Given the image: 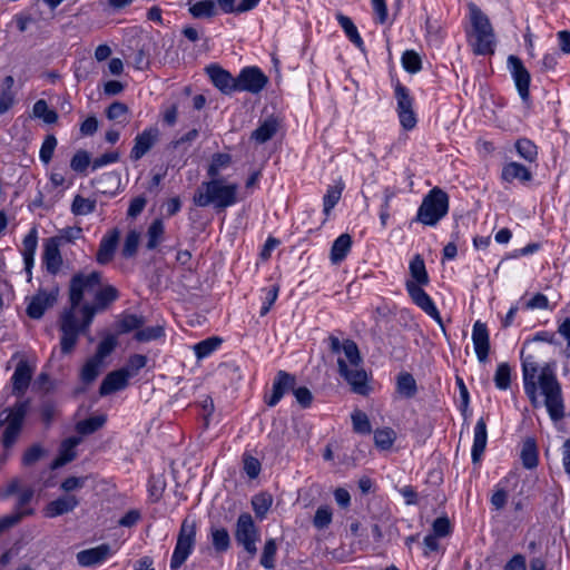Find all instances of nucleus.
I'll list each match as a JSON object with an SVG mask.
<instances>
[{
  "label": "nucleus",
  "mask_w": 570,
  "mask_h": 570,
  "mask_svg": "<svg viewBox=\"0 0 570 570\" xmlns=\"http://www.w3.org/2000/svg\"><path fill=\"white\" fill-rule=\"evenodd\" d=\"M471 30H466L469 45L478 56L494 52L495 36L487 14L474 3L469 4Z\"/></svg>",
  "instance_id": "4"
},
{
  "label": "nucleus",
  "mask_w": 570,
  "mask_h": 570,
  "mask_svg": "<svg viewBox=\"0 0 570 570\" xmlns=\"http://www.w3.org/2000/svg\"><path fill=\"white\" fill-rule=\"evenodd\" d=\"M396 391L405 399H412L417 392V385L412 374L400 373L396 380Z\"/></svg>",
  "instance_id": "35"
},
{
  "label": "nucleus",
  "mask_w": 570,
  "mask_h": 570,
  "mask_svg": "<svg viewBox=\"0 0 570 570\" xmlns=\"http://www.w3.org/2000/svg\"><path fill=\"white\" fill-rule=\"evenodd\" d=\"M336 19L340 26L343 28L346 37L353 42L357 48L363 49L364 42L357 31L356 26L347 16L343 13H337Z\"/></svg>",
  "instance_id": "38"
},
{
  "label": "nucleus",
  "mask_w": 570,
  "mask_h": 570,
  "mask_svg": "<svg viewBox=\"0 0 570 570\" xmlns=\"http://www.w3.org/2000/svg\"><path fill=\"white\" fill-rule=\"evenodd\" d=\"M449 210V196L439 187L432 188L423 198L416 214V220L428 225H436Z\"/></svg>",
  "instance_id": "5"
},
{
  "label": "nucleus",
  "mask_w": 570,
  "mask_h": 570,
  "mask_svg": "<svg viewBox=\"0 0 570 570\" xmlns=\"http://www.w3.org/2000/svg\"><path fill=\"white\" fill-rule=\"evenodd\" d=\"M508 66L521 99L527 102L530 98L529 86L531 77L529 71L523 66L521 59L517 56H509Z\"/></svg>",
  "instance_id": "15"
},
{
  "label": "nucleus",
  "mask_w": 570,
  "mask_h": 570,
  "mask_svg": "<svg viewBox=\"0 0 570 570\" xmlns=\"http://www.w3.org/2000/svg\"><path fill=\"white\" fill-rule=\"evenodd\" d=\"M145 324V318L135 314H125L118 321L117 328L119 333H129L139 330Z\"/></svg>",
  "instance_id": "46"
},
{
  "label": "nucleus",
  "mask_w": 570,
  "mask_h": 570,
  "mask_svg": "<svg viewBox=\"0 0 570 570\" xmlns=\"http://www.w3.org/2000/svg\"><path fill=\"white\" fill-rule=\"evenodd\" d=\"M139 238H140V235L136 230H130L127 234V236L125 238L124 246H122V250H121V254L124 257L129 258V257H132L136 255L138 244H139Z\"/></svg>",
  "instance_id": "57"
},
{
  "label": "nucleus",
  "mask_w": 570,
  "mask_h": 570,
  "mask_svg": "<svg viewBox=\"0 0 570 570\" xmlns=\"http://www.w3.org/2000/svg\"><path fill=\"white\" fill-rule=\"evenodd\" d=\"M32 112L35 117L43 119L46 124H55L58 120V114L50 109L43 99L35 102Z\"/></svg>",
  "instance_id": "48"
},
{
  "label": "nucleus",
  "mask_w": 570,
  "mask_h": 570,
  "mask_svg": "<svg viewBox=\"0 0 570 570\" xmlns=\"http://www.w3.org/2000/svg\"><path fill=\"white\" fill-rule=\"evenodd\" d=\"M106 423L105 415H95L86 420L79 421L76 425V430L79 434L88 435L92 434L104 426Z\"/></svg>",
  "instance_id": "40"
},
{
  "label": "nucleus",
  "mask_w": 570,
  "mask_h": 570,
  "mask_svg": "<svg viewBox=\"0 0 570 570\" xmlns=\"http://www.w3.org/2000/svg\"><path fill=\"white\" fill-rule=\"evenodd\" d=\"M120 232L117 228L111 229L100 240L99 248L96 255V261L100 265L109 264L115 255L119 242Z\"/></svg>",
  "instance_id": "24"
},
{
  "label": "nucleus",
  "mask_w": 570,
  "mask_h": 570,
  "mask_svg": "<svg viewBox=\"0 0 570 570\" xmlns=\"http://www.w3.org/2000/svg\"><path fill=\"white\" fill-rule=\"evenodd\" d=\"M267 76L258 67H245L236 77L237 91L261 92L267 85Z\"/></svg>",
  "instance_id": "11"
},
{
  "label": "nucleus",
  "mask_w": 570,
  "mask_h": 570,
  "mask_svg": "<svg viewBox=\"0 0 570 570\" xmlns=\"http://www.w3.org/2000/svg\"><path fill=\"white\" fill-rule=\"evenodd\" d=\"M60 331L62 336L60 340V347L63 354H70L77 342L78 336L81 333L78 330V318L72 309H63L60 315Z\"/></svg>",
  "instance_id": "10"
},
{
  "label": "nucleus",
  "mask_w": 570,
  "mask_h": 570,
  "mask_svg": "<svg viewBox=\"0 0 570 570\" xmlns=\"http://www.w3.org/2000/svg\"><path fill=\"white\" fill-rule=\"evenodd\" d=\"M352 423L356 433L368 434L372 431L367 415L360 410L352 413Z\"/></svg>",
  "instance_id": "55"
},
{
  "label": "nucleus",
  "mask_w": 570,
  "mask_h": 570,
  "mask_svg": "<svg viewBox=\"0 0 570 570\" xmlns=\"http://www.w3.org/2000/svg\"><path fill=\"white\" fill-rule=\"evenodd\" d=\"M337 366L340 375L347 382L351 390L360 395H367L370 386L367 384V373L362 364L357 366H348L345 360L337 358Z\"/></svg>",
  "instance_id": "9"
},
{
  "label": "nucleus",
  "mask_w": 570,
  "mask_h": 570,
  "mask_svg": "<svg viewBox=\"0 0 570 570\" xmlns=\"http://www.w3.org/2000/svg\"><path fill=\"white\" fill-rule=\"evenodd\" d=\"M110 553L108 544H100L98 547L81 550L77 553V561L82 567H91L101 563Z\"/></svg>",
  "instance_id": "28"
},
{
  "label": "nucleus",
  "mask_w": 570,
  "mask_h": 570,
  "mask_svg": "<svg viewBox=\"0 0 570 570\" xmlns=\"http://www.w3.org/2000/svg\"><path fill=\"white\" fill-rule=\"evenodd\" d=\"M118 298V289L110 284H102V282L100 281V286L95 292L94 303L90 305L97 308L98 311L102 312L107 309Z\"/></svg>",
  "instance_id": "27"
},
{
  "label": "nucleus",
  "mask_w": 570,
  "mask_h": 570,
  "mask_svg": "<svg viewBox=\"0 0 570 570\" xmlns=\"http://www.w3.org/2000/svg\"><path fill=\"white\" fill-rule=\"evenodd\" d=\"M188 11L195 19H209L217 14L218 9L214 0H202L191 4Z\"/></svg>",
  "instance_id": "34"
},
{
  "label": "nucleus",
  "mask_w": 570,
  "mask_h": 570,
  "mask_svg": "<svg viewBox=\"0 0 570 570\" xmlns=\"http://www.w3.org/2000/svg\"><path fill=\"white\" fill-rule=\"evenodd\" d=\"M78 438H69L65 440L60 448L59 455L52 461L51 469H58L76 459V446L79 444Z\"/></svg>",
  "instance_id": "30"
},
{
  "label": "nucleus",
  "mask_w": 570,
  "mask_h": 570,
  "mask_svg": "<svg viewBox=\"0 0 570 570\" xmlns=\"http://www.w3.org/2000/svg\"><path fill=\"white\" fill-rule=\"evenodd\" d=\"M165 237V226L161 219H155L147 230L146 248L153 250L159 246Z\"/></svg>",
  "instance_id": "36"
},
{
  "label": "nucleus",
  "mask_w": 570,
  "mask_h": 570,
  "mask_svg": "<svg viewBox=\"0 0 570 570\" xmlns=\"http://www.w3.org/2000/svg\"><path fill=\"white\" fill-rule=\"evenodd\" d=\"M344 189V184L340 180L334 186H330L324 196V213L328 215L334 206L338 203Z\"/></svg>",
  "instance_id": "47"
},
{
  "label": "nucleus",
  "mask_w": 570,
  "mask_h": 570,
  "mask_svg": "<svg viewBox=\"0 0 570 570\" xmlns=\"http://www.w3.org/2000/svg\"><path fill=\"white\" fill-rule=\"evenodd\" d=\"M521 461L525 469H534L538 465V449L533 439H527L523 442Z\"/></svg>",
  "instance_id": "39"
},
{
  "label": "nucleus",
  "mask_w": 570,
  "mask_h": 570,
  "mask_svg": "<svg viewBox=\"0 0 570 570\" xmlns=\"http://www.w3.org/2000/svg\"><path fill=\"white\" fill-rule=\"evenodd\" d=\"M332 522V510L327 505L320 507L314 515L313 524L316 529L327 528Z\"/></svg>",
  "instance_id": "59"
},
{
  "label": "nucleus",
  "mask_w": 570,
  "mask_h": 570,
  "mask_svg": "<svg viewBox=\"0 0 570 570\" xmlns=\"http://www.w3.org/2000/svg\"><path fill=\"white\" fill-rule=\"evenodd\" d=\"M78 504L79 501L75 495H63L49 502L46 505L43 513L46 518H57L73 511Z\"/></svg>",
  "instance_id": "26"
},
{
  "label": "nucleus",
  "mask_w": 570,
  "mask_h": 570,
  "mask_svg": "<svg viewBox=\"0 0 570 570\" xmlns=\"http://www.w3.org/2000/svg\"><path fill=\"white\" fill-rule=\"evenodd\" d=\"M100 281H102V274L97 271L89 274H75L69 282L68 297L70 306L67 309H72L76 313L86 294L95 295V292L100 286Z\"/></svg>",
  "instance_id": "6"
},
{
  "label": "nucleus",
  "mask_w": 570,
  "mask_h": 570,
  "mask_svg": "<svg viewBox=\"0 0 570 570\" xmlns=\"http://www.w3.org/2000/svg\"><path fill=\"white\" fill-rule=\"evenodd\" d=\"M520 355L523 387L531 405L538 407L541 404L539 395L543 396V405L550 419L553 422L561 421L566 415L564 402L561 384L554 373V363H546L540 367L534 355L523 356V351Z\"/></svg>",
  "instance_id": "1"
},
{
  "label": "nucleus",
  "mask_w": 570,
  "mask_h": 570,
  "mask_svg": "<svg viewBox=\"0 0 570 570\" xmlns=\"http://www.w3.org/2000/svg\"><path fill=\"white\" fill-rule=\"evenodd\" d=\"M277 131V124L275 120H267L263 122L252 134V138L259 144H264L273 138Z\"/></svg>",
  "instance_id": "45"
},
{
  "label": "nucleus",
  "mask_w": 570,
  "mask_h": 570,
  "mask_svg": "<svg viewBox=\"0 0 570 570\" xmlns=\"http://www.w3.org/2000/svg\"><path fill=\"white\" fill-rule=\"evenodd\" d=\"M91 163L89 154L86 150H79L71 158L70 167L75 171L82 173Z\"/></svg>",
  "instance_id": "64"
},
{
  "label": "nucleus",
  "mask_w": 570,
  "mask_h": 570,
  "mask_svg": "<svg viewBox=\"0 0 570 570\" xmlns=\"http://www.w3.org/2000/svg\"><path fill=\"white\" fill-rule=\"evenodd\" d=\"M96 209V202L77 195L71 204V212L78 216L91 214Z\"/></svg>",
  "instance_id": "51"
},
{
  "label": "nucleus",
  "mask_w": 570,
  "mask_h": 570,
  "mask_svg": "<svg viewBox=\"0 0 570 570\" xmlns=\"http://www.w3.org/2000/svg\"><path fill=\"white\" fill-rule=\"evenodd\" d=\"M159 136V130L155 127L145 129L135 138V145L130 151L131 160H139L142 158L156 144Z\"/></svg>",
  "instance_id": "21"
},
{
  "label": "nucleus",
  "mask_w": 570,
  "mask_h": 570,
  "mask_svg": "<svg viewBox=\"0 0 570 570\" xmlns=\"http://www.w3.org/2000/svg\"><path fill=\"white\" fill-rule=\"evenodd\" d=\"M515 149L520 157L528 161H534L538 156L537 146L527 138H521L515 142Z\"/></svg>",
  "instance_id": "50"
},
{
  "label": "nucleus",
  "mask_w": 570,
  "mask_h": 570,
  "mask_svg": "<svg viewBox=\"0 0 570 570\" xmlns=\"http://www.w3.org/2000/svg\"><path fill=\"white\" fill-rule=\"evenodd\" d=\"M410 275L412 282L417 286H425L430 283V277L425 267L424 259L420 254H416L410 262Z\"/></svg>",
  "instance_id": "31"
},
{
  "label": "nucleus",
  "mask_w": 570,
  "mask_h": 570,
  "mask_svg": "<svg viewBox=\"0 0 570 570\" xmlns=\"http://www.w3.org/2000/svg\"><path fill=\"white\" fill-rule=\"evenodd\" d=\"M117 341L114 336L104 338L97 347L95 358L102 363L104 358L107 357L116 347Z\"/></svg>",
  "instance_id": "63"
},
{
  "label": "nucleus",
  "mask_w": 570,
  "mask_h": 570,
  "mask_svg": "<svg viewBox=\"0 0 570 570\" xmlns=\"http://www.w3.org/2000/svg\"><path fill=\"white\" fill-rule=\"evenodd\" d=\"M295 385L296 379L294 375L285 371H278L273 382L271 395H265V403L271 407L275 406L286 392L293 391Z\"/></svg>",
  "instance_id": "17"
},
{
  "label": "nucleus",
  "mask_w": 570,
  "mask_h": 570,
  "mask_svg": "<svg viewBox=\"0 0 570 570\" xmlns=\"http://www.w3.org/2000/svg\"><path fill=\"white\" fill-rule=\"evenodd\" d=\"M235 540L253 558L257 553L256 543L261 539V533L256 527L253 517L244 512L238 515L235 528Z\"/></svg>",
  "instance_id": "8"
},
{
  "label": "nucleus",
  "mask_w": 570,
  "mask_h": 570,
  "mask_svg": "<svg viewBox=\"0 0 570 570\" xmlns=\"http://www.w3.org/2000/svg\"><path fill=\"white\" fill-rule=\"evenodd\" d=\"M32 373L33 371L27 361L21 360L18 362L11 377L13 395L22 396L26 393L31 382Z\"/></svg>",
  "instance_id": "23"
},
{
  "label": "nucleus",
  "mask_w": 570,
  "mask_h": 570,
  "mask_svg": "<svg viewBox=\"0 0 570 570\" xmlns=\"http://www.w3.org/2000/svg\"><path fill=\"white\" fill-rule=\"evenodd\" d=\"M421 63L420 56L412 50L405 51L402 56V65L411 73L417 72L422 67Z\"/></svg>",
  "instance_id": "62"
},
{
  "label": "nucleus",
  "mask_w": 570,
  "mask_h": 570,
  "mask_svg": "<svg viewBox=\"0 0 570 570\" xmlns=\"http://www.w3.org/2000/svg\"><path fill=\"white\" fill-rule=\"evenodd\" d=\"M210 534L213 547L217 552H225L229 549L230 537L225 528L212 527Z\"/></svg>",
  "instance_id": "42"
},
{
  "label": "nucleus",
  "mask_w": 570,
  "mask_h": 570,
  "mask_svg": "<svg viewBox=\"0 0 570 570\" xmlns=\"http://www.w3.org/2000/svg\"><path fill=\"white\" fill-rule=\"evenodd\" d=\"M101 362L95 357L89 358L81 368L80 377L86 384L92 383L99 375Z\"/></svg>",
  "instance_id": "49"
},
{
  "label": "nucleus",
  "mask_w": 570,
  "mask_h": 570,
  "mask_svg": "<svg viewBox=\"0 0 570 570\" xmlns=\"http://www.w3.org/2000/svg\"><path fill=\"white\" fill-rule=\"evenodd\" d=\"M196 541V522L186 518L180 525L176 547L170 559V569L178 570L191 553Z\"/></svg>",
  "instance_id": "7"
},
{
  "label": "nucleus",
  "mask_w": 570,
  "mask_h": 570,
  "mask_svg": "<svg viewBox=\"0 0 570 570\" xmlns=\"http://www.w3.org/2000/svg\"><path fill=\"white\" fill-rule=\"evenodd\" d=\"M232 164V157L229 154L217 153L212 157V161L207 169V175L212 179H223L220 171L227 168Z\"/></svg>",
  "instance_id": "37"
},
{
  "label": "nucleus",
  "mask_w": 570,
  "mask_h": 570,
  "mask_svg": "<svg viewBox=\"0 0 570 570\" xmlns=\"http://www.w3.org/2000/svg\"><path fill=\"white\" fill-rule=\"evenodd\" d=\"M405 287L413 303L422 308L429 316L435 320L443 327L442 318L438 308L435 307L429 294L422 288V286H417V284L412 281H406Z\"/></svg>",
  "instance_id": "13"
},
{
  "label": "nucleus",
  "mask_w": 570,
  "mask_h": 570,
  "mask_svg": "<svg viewBox=\"0 0 570 570\" xmlns=\"http://www.w3.org/2000/svg\"><path fill=\"white\" fill-rule=\"evenodd\" d=\"M488 440L487 423L480 417L474 428V440L472 445V462L478 463L485 451Z\"/></svg>",
  "instance_id": "29"
},
{
  "label": "nucleus",
  "mask_w": 570,
  "mask_h": 570,
  "mask_svg": "<svg viewBox=\"0 0 570 570\" xmlns=\"http://www.w3.org/2000/svg\"><path fill=\"white\" fill-rule=\"evenodd\" d=\"M30 410V400L17 401L13 405L0 412V444L8 454L22 434L24 423ZM7 455L0 459L6 461Z\"/></svg>",
  "instance_id": "3"
},
{
  "label": "nucleus",
  "mask_w": 570,
  "mask_h": 570,
  "mask_svg": "<svg viewBox=\"0 0 570 570\" xmlns=\"http://www.w3.org/2000/svg\"><path fill=\"white\" fill-rule=\"evenodd\" d=\"M78 308L82 316L81 323L80 324L78 323V330L81 333H86L89 330V326L91 325L95 315L99 311L97 308H95L94 306H91L89 303H85V304L80 305Z\"/></svg>",
  "instance_id": "56"
},
{
  "label": "nucleus",
  "mask_w": 570,
  "mask_h": 570,
  "mask_svg": "<svg viewBox=\"0 0 570 570\" xmlns=\"http://www.w3.org/2000/svg\"><path fill=\"white\" fill-rule=\"evenodd\" d=\"M206 72L213 85L223 94L229 95L234 91H237L236 78H234L230 72L223 69L220 66L210 65L206 68Z\"/></svg>",
  "instance_id": "19"
},
{
  "label": "nucleus",
  "mask_w": 570,
  "mask_h": 570,
  "mask_svg": "<svg viewBox=\"0 0 570 570\" xmlns=\"http://www.w3.org/2000/svg\"><path fill=\"white\" fill-rule=\"evenodd\" d=\"M352 247V237L348 234L340 235L333 243L331 249V261L334 264L342 262Z\"/></svg>",
  "instance_id": "33"
},
{
  "label": "nucleus",
  "mask_w": 570,
  "mask_h": 570,
  "mask_svg": "<svg viewBox=\"0 0 570 570\" xmlns=\"http://www.w3.org/2000/svg\"><path fill=\"white\" fill-rule=\"evenodd\" d=\"M57 147V138L53 135L46 136L41 148L39 157L43 164H49L52 159L55 149Z\"/></svg>",
  "instance_id": "60"
},
{
  "label": "nucleus",
  "mask_w": 570,
  "mask_h": 570,
  "mask_svg": "<svg viewBox=\"0 0 570 570\" xmlns=\"http://www.w3.org/2000/svg\"><path fill=\"white\" fill-rule=\"evenodd\" d=\"M57 238H47L43 244L42 263L51 275H57L62 266L63 259L60 253Z\"/></svg>",
  "instance_id": "18"
},
{
  "label": "nucleus",
  "mask_w": 570,
  "mask_h": 570,
  "mask_svg": "<svg viewBox=\"0 0 570 570\" xmlns=\"http://www.w3.org/2000/svg\"><path fill=\"white\" fill-rule=\"evenodd\" d=\"M119 183L120 177L115 171L102 174L95 180V185L104 194L112 193L115 189H117Z\"/></svg>",
  "instance_id": "44"
},
{
  "label": "nucleus",
  "mask_w": 570,
  "mask_h": 570,
  "mask_svg": "<svg viewBox=\"0 0 570 570\" xmlns=\"http://www.w3.org/2000/svg\"><path fill=\"white\" fill-rule=\"evenodd\" d=\"M164 336V327L163 326H150L142 330H138L135 333V340L138 342H149L153 340H157Z\"/></svg>",
  "instance_id": "61"
},
{
  "label": "nucleus",
  "mask_w": 570,
  "mask_h": 570,
  "mask_svg": "<svg viewBox=\"0 0 570 570\" xmlns=\"http://www.w3.org/2000/svg\"><path fill=\"white\" fill-rule=\"evenodd\" d=\"M22 256L24 262V269L28 276V282L31 281L32 277V267L35 263V254L38 246V230L36 227H32L29 233L24 236L22 242Z\"/></svg>",
  "instance_id": "25"
},
{
  "label": "nucleus",
  "mask_w": 570,
  "mask_h": 570,
  "mask_svg": "<svg viewBox=\"0 0 570 570\" xmlns=\"http://www.w3.org/2000/svg\"><path fill=\"white\" fill-rule=\"evenodd\" d=\"M222 343L219 337H209L197 343L194 347L196 356L204 358L212 354Z\"/></svg>",
  "instance_id": "52"
},
{
  "label": "nucleus",
  "mask_w": 570,
  "mask_h": 570,
  "mask_svg": "<svg viewBox=\"0 0 570 570\" xmlns=\"http://www.w3.org/2000/svg\"><path fill=\"white\" fill-rule=\"evenodd\" d=\"M494 383L499 390H507L511 384V368L507 363L498 365L494 375Z\"/></svg>",
  "instance_id": "53"
},
{
  "label": "nucleus",
  "mask_w": 570,
  "mask_h": 570,
  "mask_svg": "<svg viewBox=\"0 0 570 570\" xmlns=\"http://www.w3.org/2000/svg\"><path fill=\"white\" fill-rule=\"evenodd\" d=\"M330 350L334 354L343 353V360L346 361L348 366H357L363 364V360L357 344L352 340L340 341L338 337L331 335L328 337Z\"/></svg>",
  "instance_id": "16"
},
{
  "label": "nucleus",
  "mask_w": 570,
  "mask_h": 570,
  "mask_svg": "<svg viewBox=\"0 0 570 570\" xmlns=\"http://www.w3.org/2000/svg\"><path fill=\"white\" fill-rule=\"evenodd\" d=\"M395 98L397 101V116L400 122L405 130H411L416 125V116L413 110V99L409 94V90L397 83L395 87Z\"/></svg>",
  "instance_id": "12"
},
{
  "label": "nucleus",
  "mask_w": 570,
  "mask_h": 570,
  "mask_svg": "<svg viewBox=\"0 0 570 570\" xmlns=\"http://www.w3.org/2000/svg\"><path fill=\"white\" fill-rule=\"evenodd\" d=\"M237 195V184H227L225 179L210 178L197 187L193 202L198 207L213 206L217 213H222L238 202Z\"/></svg>",
  "instance_id": "2"
},
{
  "label": "nucleus",
  "mask_w": 570,
  "mask_h": 570,
  "mask_svg": "<svg viewBox=\"0 0 570 570\" xmlns=\"http://www.w3.org/2000/svg\"><path fill=\"white\" fill-rule=\"evenodd\" d=\"M58 293V287L50 292L39 289L38 293L31 297V301L27 307V315L33 320L41 318L45 312L52 307L57 302Z\"/></svg>",
  "instance_id": "14"
},
{
  "label": "nucleus",
  "mask_w": 570,
  "mask_h": 570,
  "mask_svg": "<svg viewBox=\"0 0 570 570\" xmlns=\"http://www.w3.org/2000/svg\"><path fill=\"white\" fill-rule=\"evenodd\" d=\"M130 375L131 373L128 368H120L108 373L100 384L99 394L105 396L125 389L128 385Z\"/></svg>",
  "instance_id": "22"
},
{
  "label": "nucleus",
  "mask_w": 570,
  "mask_h": 570,
  "mask_svg": "<svg viewBox=\"0 0 570 570\" xmlns=\"http://www.w3.org/2000/svg\"><path fill=\"white\" fill-rule=\"evenodd\" d=\"M33 509H27L23 511H14L11 514L4 515L0 519V527L3 531L17 525L23 517L33 514Z\"/></svg>",
  "instance_id": "58"
},
{
  "label": "nucleus",
  "mask_w": 570,
  "mask_h": 570,
  "mask_svg": "<svg viewBox=\"0 0 570 570\" xmlns=\"http://www.w3.org/2000/svg\"><path fill=\"white\" fill-rule=\"evenodd\" d=\"M472 342L479 362L484 363L490 352V336L485 323L476 321L472 330Z\"/></svg>",
  "instance_id": "20"
},
{
  "label": "nucleus",
  "mask_w": 570,
  "mask_h": 570,
  "mask_svg": "<svg viewBox=\"0 0 570 570\" xmlns=\"http://www.w3.org/2000/svg\"><path fill=\"white\" fill-rule=\"evenodd\" d=\"M277 552V543L275 539H267L263 552L261 556L259 563L267 570H273L275 568V557Z\"/></svg>",
  "instance_id": "43"
},
{
  "label": "nucleus",
  "mask_w": 570,
  "mask_h": 570,
  "mask_svg": "<svg viewBox=\"0 0 570 570\" xmlns=\"http://www.w3.org/2000/svg\"><path fill=\"white\" fill-rule=\"evenodd\" d=\"M273 503V498L266 492L258 493L252 498V507L256 517L263 520Z\"/></svg>",
  "instance_id": "41"
},
{
  "label": "nucleus",
  "mask_w": 570,
  "mask_h": 570,
  "mask_svg": "<svg viewBox=\"0 0 570 570\" xmlns=\"http://www.w3.org/2000/svg\"><path fill=\"white\" fill-rule=\"evenodd\" d=\"M395 440V432L390 429L376 430L374 433V442L381 450H387L392 446Z\"/></svg>",
  "instance_id": "54"
},
{
  "label": "nucleus",
  "mask_w": 570,
  "mask_h": 570,
  "mask_svg": "<svg viewBox=\"0 0 570 570\" xmlns=\"http://www.w3.org/2000/svg\"><path fill=\"white\" fill-rule=\"evenodd\" d=\"M502 178L505 181L519 179L520 181H529L532 178L531 171L519 163H509L502 169Z\"/></svg>",
  "instance_id": "32"
}]
</instances>
